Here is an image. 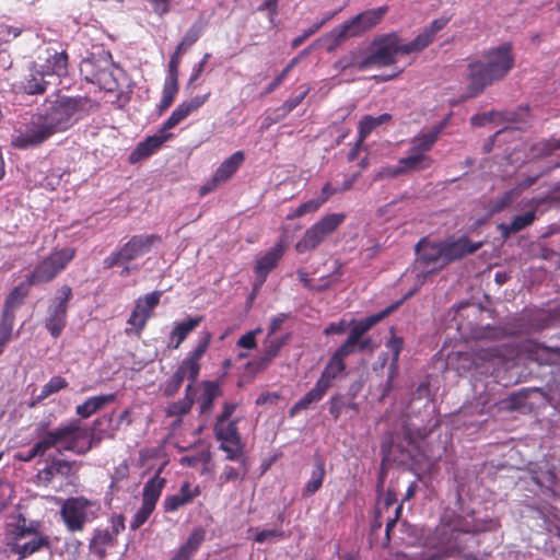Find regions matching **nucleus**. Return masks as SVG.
I'll return each instance as SVG.
<instances>
[{
    "label": "nucleus",
    "instance_id": "obj_1",
    "mask_svg": "<svg viewBox=\"0 0 560 560\" xmlns=\"http://www.w3.org/2000/svg\"><path fill=\"white\" fill-rule=\"evenodd\" d=\"M86 97L58 95L46 98L24 132L15 136L12 145L18 149L38 147L58 132L68 130L77 120L74 116L89 103Z\"/></svg>",
    "mask_w": 560,
    "mask_h": 560
},
{
    "label": "nucleus",
    "instance_id": "obj_2",
    "mask_svg": "<svg viewBox=\"0 0 560 560\" xmlns=\"http://www.w3.org/2000/svg\"><path fill=\"white\" fill-rule=\"evenodd\" d=\"M515 57L510 42L483 50L481 59L468 62L466 97L480 95L488 86L502 81L514 68Z\"/></svg>",
    "mask_w": 560,
    "mask_h": 560
},
{
    "label": "nucleus",
    "instance_id": "obj_3",
    "mask_svg": "<svg viewBox=\"0 0 560 560\" xmlns=\"http://www.w3.org/2000/svg\"><path fill=\"white\" fill-rule=\"evenodd\" d=\"M113 416L104 415L97 418L89 433L88 429L80 425L78 420H72L65 425L58 427L70 433L62 439V450L77 455H84L104 439H113L117 428H112Z\"/></svg>",
    "mask_w": 560,
    "mask_h": 560
},
{
    "label": "nucleus",
    "instance_id": "obj_4",
    "mask_svg": "<svg viewBox=\"0 0 560 560\" xmlns=\"http://www.w3.org/2000/svg\"><path fill=\"white\" fill-rule=\"evenodd\" d=\"M39 528L38 521H27L23 515H19L7 532V546L10 552L18 555L19 559H25L44 548H49V537L40 533Z\"/></svg>",
    "mask_w": 560,
    "mask_h": 560
},
{
    "label": "nucleus",
    "instance_id": "obj_5",
    "mask_svg": "<svg viewBox=\"0 0 560 560\" xmlns=\"http://www.w3.org/2000/svg\"><path fill=\"white\" fill-rule=\"evenodd\" d=\"M80 73L85 81L106 92L118 91L124 77V70L115 65L110 52L105 50L84 58L80 65Z\"/></svg>",
    "mask_w": 560,
    "mask_h": 560
},
{
    "label": "nucleus",
    "instance_id": "obj_6",
    "mask_svg": "<svg viewBox=\"0 0 560 560\" xmlns=\"http://www.w3.org/2000/svg\"><path fill=\"white\" fill-rule=\"evenodd\" d=\"M387 12V5L370 9L336 26L329 33L334 38V44L330 45L327 50L332 51L335 47L340 45L347 37L359 36L375 27L383 21Z\"/></svg>",
    "mask_w": 560,
    "mask_h": 560
},
{
    "label": "nucleus",
    "instance_id": "obj_7",
    "mask_svg": "<svg viewBox=\"0 0 560 560\" xmlns=\"http://www.w3.org/2000/svg\"><path fill=\"white\" fill-rule=\"evenodd\" d=\"M75 254L77 249L74 247L54 248L27 275L31 284L40 285L51 282L66 270L74 259Z\"/></svg>",
    "mask_w": 560,
    "mask_h": 560
},
{
    "label": "nucleus",
    "instance_id": "obj_8",
    "mask_svg": "<svg viewBox=\"0 0 560 560\" xmlns=\"http://www.w3.org/2000/svg\"><path fill=\"white\" fill-rule=\"evenodd\" d=\"M162 243L159 234L132 235L122 246L110 253L104 260L103 267L112 269L120 264H130L148 254L153 246Z\"/></svg>",
    "mask_w": 560,
    "mask_h": 560
},
{
    "label": "nucleus",
    "instance_id": "obj_9",
    "mask_svg": "<svg viewBox=\"0 0 560 560\" xmlns=\"http://www.w3.org/2000/svg\"><path fill=\"white\" fill-rule=\"evenodd\" d=\"M371 47L373 48L372 52L369 54L371 67H389L396 63L398 54L410 55L417 52L413 49L412 42L401 44L400 37L395 32L374 38Z\"/></svg>",
    "mask_w": 560,
    "mask_h": 560
},
{
    "label": "nucleus",
    "instance_id": "obj_10",
    "mask_svg": "<svg viewBox=\"0 0 560 560\" xmlns=\"http://www.w3.org/2000/svg\"><path fill=\"white\" fill-rule=\"evenodd\" d=\"M345 213H328L306 229L303 236L296 242L295 250L305 254L316 249L325 242L346 220Z\"/></svg>",
    "mask_w": 560,
    "mask_h": 560
},
{
    "label": "nucleus",
    "instance_id": "obj_11",
    "mask_svg": "<svg viewBox=\"0 0 560 560\" xmlns=\"http://www.w3.org/2000/svg\"><path fill=\"white\" fill-rule=\"evenodd\" d=\"M72 296V288L63 284L47 307L44 326L54 339L59 338L67 326L69 302Z\"/></svg>",
    "mask_w": 560,
    "mask_h": 560
},
{
    "label": "nucleus",
    "instance_id": "obj_12",
    "mask_svg": "<svg viewBox=\"0 0 560 560\" xmlns=\"http://www.w3.org/2000/svg\"><path fill=\"white\" fill-rule=\"evenodd\" d=\"M395 308L396 305H390L385 310L362 319H352L349 324L350 330L346 341L341 343L332 354L345 362L347 357L354 353L357 345L360 341V337L364 336L372 327L388 316Z\"/></svg>",
    "mask_w": 560,
    "mask_h": 560
},
{
    "label": "nucleus",
    "instance_id": "obj_13",
    "mask_svg": "<svg viewBox=\"0 0 560 560\" xmlns=\"http://www.w3.org/2000/svg\"><path fill=\"white\" fill-rule=\"evenodd\" d=\"M94 503L85 497L66 499L60 508V517L70 533L82 532L85 525L94 518L91 508Z\"/></svg>",
    "mask_w": 560,
    "mask_h": 560
},
{
    "label": "nucleus",
    "instance_id": "obj_14",
    "mask_svg": "<svg viewBox=\"0 0 560 560\" xmlns=\"http://www.w3.org/2000/svg\"><path fill=\"white\" fill-rule=\"evenodd\" d=\"M240 419H233L225 422H217L213 424V434L218 442H220L219 448L226 454L229 460L244 459L245 444L242 441L241 433L238 431Z\"/></svg>",
    "mask_w": 560,
    "mask_h": 560
},
{
    "label": "nucleus",
    "instance_id": "obj_15",
    "mask_svg": "<svg viewBox=\"0 0 560 560\" xmlns=\"http://www.w3.org/2000/svg\"><path fill=\"white\" fill-rule=\"evenodd\" d=\"M48 423H40L37 429V442L27 453H16L14 458L19 462L28 463L37 456H44L50 448H57L58 454L65 452L62 450V439L68 431L59 430H47Z\"/></svg>",
    "mask_w": 560,
    "mask_h": 560
},
{
    "label": "nucleus",
    "instance_id": "obj_16",
    "mask_svg": "<svg viewBox=\"0 0 560 560\" xmlns=\"http://www.w3.org/2000/svg\"><path fill=\"white\" fill-rule=\"evenodd\" d=\"M82 464L78 460H67L57 456H49L47 465L39 469L35 476L37 483L48 487L59 477L67 481L75 478Z\"/></svg>",
    "mask_w": 560,
    "mask_h": 560
},
{
    "label": "nucleus",
    "instance_id": "obj_17",
    "mask_svg": "<svg viewBox=\"0 0 560 560\" xmlns=\"http://www.w3.org/2000/svg\"><path fill=\"white\" fill-rule=\"evenodd\" d=\"M475 369L493 374L505 362V348L502 346H478L469 353Z\"/></svg>",
    "mask_w": 560,
    "mask_h": 560
},
{
    "label": "nucleus",
    "instance_id": "obj_18",
    "mask_svg": "<svg viewBox=\"0 0 560 560\" xmlns=\"http://www.w3.org/2000/svg\"><path fill=\"white\" fill-rule=\"evenodd\" d=\"M161 295V291H153L136 301L128 324L136 328L138 334L144 329L148 319L152 316L153 310L160 303Z\"/></svg>",
    "mask_w": 560,
    "mask_h": 560
},
{
    "label": "nucleus",
    "instance_id": "obj_19",
    "mask_svg": "<svg viewBox=\"0 0 560 560\" xmlns=\"http://www.w3.org/2000/svg\"><path fill=\"white\" fill-rule=\"evenodd\" d=\"M443 243L444 265L459 260L467 255L476 253L483 245V242H472L468 236L463 235L458 238L450 237Z\"/></svg>",
    "mask_w": 560,
    "mask_h": 560
},
{
    "label": "nucleus",
    "instance_id": "obj_20",
    "mask_svg": "<svg viewBox=\"0 0 560 560\" xmlns=\"http://www.w3.org/2000/svg\"><path fill=\"white\" fill-rule=\"evenodd\" d=\"M244 160L245 154L243 151H236L225 159L215 170L211 180L201 187V194L206 195L215 189L220 184L228 182L241 167Z\"/></svg>",
    "mask_w": 560,
    "mask_h": 560
},
{
    "label": "nucleus",
    "instance_id": "obj_21",
    "mask_svg": "<svg viewBox=\"0 0 560 560\" xmlns=\"http://www.w3.org/2000/svg\"><path fill=\"white\" fill-rule=\"evenodd\" d=\"M416 253L418 261L422 265H433L439 269L445 267L442 242H431L427 237H422L416 245Z\"/></svg>",
    "mask_w": 560,
    "mask_h": 560
},
{
    "label": "nucleus",
    "instance_id": "obj_22",
    "mask_svg": "<svg viewBox=\"0 0 560 560\" xmlns=\"http://www.w3.org/2000/svg\"><path fill=\"white\" fill-rule=\"evenodd\" d=\"M172 137V133L166 132L161 127L155 135L148 137L145 140L137 144L136 149L129 155V162L135 164L143 159L149 158Z\"/></svg>",
    "mask_w": 560,
    "mask_h": 560
},
{
    "label": "nucleus",
    "instance_id": "obj_23",
    "mask_svg": "<svg viewBox=\"0 0 560 560\" xmlns=\"http://www.w3.org/2000/svg\"><path fill=\"white\" fill-rule=\"evenodd\" d=\"M201 494L199 486L191 487L190 482L182 483L179 491L175 494L167 495L163 501V509L166 513H172L178 509L190 504L194 499Z\"/></svg>",
    "mask_w": 560,
    "mask_h": 560
},
{
    "label": "nucleus",
    "instance_id": "obj_24",
    "mask_svg": "<svg viewBox=\"0 0 560 560\" xmlns=\"http://www.w3.org/2000/svg\"><path fill=\"white\" fill-rule=\"evenodd\" d=\"M45 63L40 67L47 75L65 78L68 75L69 55L66 50H57L52 47L46 49Z\"/></svg>",
    "mask_w": 560,
    "mask_h": 560
},
{
    "label": "nucleus",
    "instance_id": "obj_25",
    "mask_svg": "<svg viewBox=\"0 0 560 560\" xmlns=\"http://www.w3.org/2000/svg\"><path fill=\"white\" fill-rule=\"evenodd\" d=\"M211 334L206 332L198 346L180 362V365L188 371V380L196 382L200 372V359L209 348Z\"/></svg>",
    "mask_w": 560,
    "mask_h": 560
},
{
    "label": "nucleus",
    "instance_id": "obj_26",
    "mask_svg": "<svg viewBox=\"0 0 560 560\" xmlns=\"http://www.w3.org/2000/svg\"><path fill=\"white\" fill-rule=\"evenodd\" d=\"M45 75H47V73L33 63L32 67H30L28 73L21 81L20 89L28 95L44 94L49 85V82L45 80Z\"/></svg>",
    "mask_w": 560,
    "mask_h": 560
},
{
    "label": "nucleus",
    "instance_id": "obj_27",
    "mask_svg": "<svg viewBox=\"0 0 560 560\" xmlns=\"http://www.w3.org/2000/svg\"><path fill=\"white\" fill-rule=\"evenodd\" d=\"M390 331H392V337L386 342V348L392 353V359H390L389 366H388V373H387V378H386V384H385V392H384L383 396L387 395V393L390 392L393 388V382L398 374L399 354L404 349V339L394 334V331H395L394 327L390 328Z\"/></svg>",
    "mask_w": 560,
    "mask_h": 560
},
{
    "label": "nucleus",
    "instance_id": "obj_28",
    "mask_svg": "<svg viewBox=\"0 0 560 560\" xmlns=\"http://www.w3.org/2000/svg\"><path fill=\"white\" fill-rule=\"evenodd\" d=\"M445 126L446 121H441L434 125L429 131L421 132L413 137V139L411 140V147L409 148V151L427 154L429 151L432 150V148L439 140Z\"/></svg>",
    "mask_w": 560,
    "mask_h": 560
},
{
    "label": "nucleus",
    "instance_id": "obj_29",
    "mask_svg": "<svg viewBox=\"0 0 560 560\" xmlns=\"http://www.w3.org/2000/svg\"><path fill=\"white\" fill-rule=\"evenodd\" d=\"M206 539V529L201 526L194 527L186 541L179 547L171 560H190L199 550Z\"/></svg>",
    "mask_w": 560,
    "mask_h": 560
},
{
    "label": "nucleus",
    "instance_id": "obj_30",
    "mask_svg": "<svg viewBox=\"0 0 560 560\" xmlns=\"http://www.w3.org/2000/svg\"><path fill=\"white\" fill-rule=\"evenodd\" d=\"M283 253V245L279 243L257 260L254 269L259 284H262L266 281L268 273L278 265Z\"/></svg>",
    "mask_w": 560,
    "mask_h": 560
},
{
    "label": "nucleus",
    "instance_id": "obj_31",
    "mask_svg": "<svg viewBox=\"0 0 560 560\" xmlns=\"http://www.w3.org/2000/svg\"><path fill=\"white\" fill-rule=\"evenodd\" d=\"M450 20V18L444 16L433 20L413 40H411L412 46H415L413 49L420 52L429 47L433 43L436 34L448 24Z\"/></svg>",
    "mask_w": 560,
    "mask_h": 560
},
{
    "label": "nucleus",
    "instance_id": "obj_32",
    "mask_svg": "<svg viewBox=\"0 0 560 560\" xmlns=\"http://www.w3.org/2000/svg\"><path fill=\"white\" fill-rule=\"evenodd\" d=\"M32 285L30 278L26 276L24 281L14 287L4 300L2 314L15 316V311L24 303Z\"/></svg>",
    "mask_w": 560,
    "mask_h": 560
},
{
    "label": "nucleus",
    "instance_id": "obj_33",
    "mask_svg": "<svg viewBox=\"0 0 560 560\" xmlns=\"http://www.w3.org/2000/svg\"><path fill=\"white\" fill-rule=\"evenodd\" d=\"M334 68L339 72H345L351 68L363 71L371 68V62L369 60V55L364 56L361 49H353L341 56L335 62Z\"/></svg>",
    "mask_w": 560,
    "mask_h": 560
},
{
    "label": "nucleus",
    "instance_id": "obj_34",
    "mask_svg": "<svg viewBox=\"0 0 560 560\" xmlns=\"http://www.w3.org/2000/svg\"><path fill=\"white\" fill-rule=\"evenodd\" d=\"M117 542L114 535L108 529L96 528L89 544L91 553L103 560L107 556V547H113Z\"/></svg>",
    "mask_w": 560,
    "mask_h": 560
},
{
    "label": "nucleus",
    "instance_id": "obj_35",
    "mask_svg": "<svg viewBox=\"0 0 560 560\" xmlns=\"http://www.w3.org/2000/svg\"><path fill=\"white\" fill-rule=\"evenodd\" d=\"M161 472L162 468H159L154 476L144 483L142 490V503L155 508L166 485V480L161 477Z\"/></svg>",
    "mask_w": 560,
    "mask_h": 560
},
{
    "label": "nucleus",
    "instance_id": "obj_36",
    "mask_svg": "<svg viewBox=\"0 0 560 560\" xmlns=\"http://www.w3.org/2000/svg\"><path fill=\"white\" fill-rule=\"evenodd\" d=\"M326 476L325 459L320 455L314 456V469L311 474V479L302 489V497L310 498L315 494L323 486Z\"/></svg>",
    "mask_w": 560,
    "mask_h": 560
},
{
    "label": "nucleus",
    "instance_id": "obj_37",
    "mask_svg": "<svg viewBox=\"0 0 560 560\" xmlns=\"http://www.w3.org/2000/svg\"><path fill=\"white\" fill-rule=\"evenodd\" d=\"M327 392L328 388L325 387V384L317 381L315 386L290 408V417H294L300 411L308 409L312 404L320 401Z\"/></svg>",
    "mask_w": 560,
    "mask_h": 560
},
{
    "label": "nucleus",
    "instance_id": "obj_38",
    "mask_svg": "<svg viewBox=\"0 0 560 560\" xmlns=\"http://www.w3.org/2000/svg\"><path fill=\"white\" fill-rule=\"evenodd\" d=\"M409 154L399 159L402 175L411 172H421L432 166L433 159L428 154L408 151Z\"/></svg>",
    "mask_w": 560,
    "mask_h": 560
},
{
    "label": "nucleus",
    "instance_id": "obj_39",
    "mask_svg": "<svg viewBox=\"0 0 560 560\" xmlns=\"http://www.w3.org/2000/svg\"><path fill=\"white\" fill-rule=\"evenodd\" d=\"M115 394L98 395L88 398L83 404L78 405L75 412L79 417L86 419L102 409L104 406L114 402Z\"/></svg>",
    "mask_w": 560,
    "mask_h": 560
},
{
    "label": "nucleus",
    "instance_id": "obj_40",
    "mask_svg": "<svg viewBox=\"0 0 560 560\" xmlns=\"http://www.w3.org/2000/svg\"><path fill=\"white\" fill-rule=\"evenodd\" d=\"M202 322V316L189 317L187 320L177 323L170 334L172 347L177 349L187 336Z\"/></svg>",
    "mask_w": 560,
    "mask_h": 560
},
{
    "label": "nucleus",
    "instance_id": "obj_41",
    "mask_svg": "<svg viewBox=\"0 0 560 560\" xmlns=\"http://www.w3.org/2000/svg\"><path fill=\"white\" fill-rule=\"evenodd\" d=\"M392 115L384 113L377 117H373L371 115H365L359 121L358 136H360V142H364V140L370 136V133L376 129L378 126L390 121Z\"/></svg>",
    "mask_w": 560,
    "mask_h": 560
},
{
    "label": "nucleus",
    "instance_id": "obj_42",
    "mask_svg": "<svg viewBox=\"0 0 560 560\" xmlns=\"http://www.w3.org/2000/svg\"><path fill=\"white\" fill-rule=\"evenodd\" d=\"M345 369L346 363L332 354L317 381L325 384V387L329 389L335 378L342 373Z\"/></svg>",
    "mask_w": 560,
    "mask_h": 560
},
{
    "label": "nucleus",
    "instance_id": "obj_43",
    "mask_svg": "<svg viewBox=\"0 0 560 560\" xmlns=\"http://www.w3.org/2000/svg\"><path fill=\"white\" fill-rule=\"evenodd\" d=\"M203 392L200 400V411L207 412L213 408L214 399L221 394L220 386L212 381L202 383Z\"/></svg>",
    "mask_w": 560,
    "mask_h": 560
},
{
    "label": "nucleus",
    "instance_id": "obj_44",
    "mask_svg": "<svg viewBox=\"0 0 560 560\" xmlns=\"http://www.w3.org/2000/svg\"><path fill=\"white\" fill-rule=\"evenodd\" d=\"M15 316L1 313L0 317V355L4 352L7 345L13 339Z\"/></svg>",
    "mask_w": 560,
    "mask_h": 560
},
{
    "label": "nucleus",
    "instance_id": "obj_45",
    "mask_svg": "<svg viewBox=\"0 0 560 560\" xmlns=\"http://www.w3.org/2000/svg\"><path fill=\"white\" fill-rule=\"evenodd\" d=\"M185 378H188V371H186L180 364L174 372L172 377L167 381L163 388V394L166 397L174 396L183 385Z\"/></svg>",
    "mask_w": 560,
    "mask_h": 560
},
{
    "label": "nucleus",
    "instance_id": "obj_46",
    "mask_svg": "<svg viewBox=\"0 0 560 560\" xmlns=\"http://www.w3.org/2000/svg\"><path fill=\"white\" fill-rule=\"evenodd\" d=\"M68 382L62 376H52L47 384L42 387L40 394L36 398V402H40L50 395L68 387Z\"/></svg>",
    "mask_w": 560,
    "mask_h": 560
},
{
    "label": "nucleus",
    "instance_id": "obj_47",
    "mask_svg": "<svg viewBox=\"0 0 560 560\" xmlns=\"http://www.w3.org/2000/svg\"><path fill=\"white\" fill-rule=\"evenodd\" d=\"M178 93V83L165 81L162 90V98L158 105L159 113H164L174 102Z\"/></svg>",
    "mask_w": 560,
    "mask_h": 560
},
{
    "label": "nucleus",
    "instance_id": "obj_48",
    "mask_svg": "<svg viewBox=\"0 0 560 560\" xmlns=\"http://www.w3.org/2000/svg\"><path fill=\"white\" fill-rule=\"evenodd\" d=\"M192 408V400L190 398H182L177 401L170 404L165 410L167 417H176L178 421L182 417L187 415Z\"/></svg>",
    "mask_w": 560,
    "mask_h": 560
},
{
    "label": "nucleus",
    "instance_id": "obj_49",
    "mask_svg": "<svg viewBox=\"0 0 560 560\" xmlns=\"http://www.w3.org/2000/svg\"><path fill=\"white\" fill-rule=\"evenodd\" d=\"M190 115L189 110L186 106L180 103L176 106V108L172 112L171 116L163 122L162 128L166 132L173 128H175L178 124H180L185 118Z\"/></svg>",
    "mask_w": 560,
    "mask_h": 560
},
{
    "label": "nucleus",
    "instance_id": "obj_50",
    "mask_svg": "<svg viewBox=\"0 0 560 560\" xmlns=\"http://www.w3.org/2000/svg\"><path fill=\"white\" fill-rule=\"evenodd\" d=\"M206 27V23L200 21L195 22L185 33L183 36V40L188 46H194L200 38V36L203 33V30Z\"/></svg>",
    "mask_w": 560,
    "mask_h": 560
},
{
    "label": "nucleus",
    "instance_id": "obj_51",
    "mask_svg": "<svg viewBox=\"0 0 560 560\" xmlns=\"http://www.w3.org/2000/svg\"><path fill=\"white\" fill-rule=\"evenodd\" d=\"M536 219V212L529 211L524 214L515 215L510 223V231L520 232L529 226Z\"/></svg>",
    "mask_w": 560,
    "mask_h": 560
},
{
    "label": "nucleus",
    "instance_id": "obj_52",
    "mask_svg": "<svg viewBox=\"0 0 560 560\" xmlns=\"http://www.w3.org/2000/svg\"><path fill=\"white\" fill-rule=\"evenodd\" d=\"M155 508L147 505L145 503L141 504L139 511L135 514L132 521L130 522V529L137 530L140 528L153 513Z\"/></svg>",
    "mask_w": 560,
    "mask_h": 560
},
{
    "label": "nucleus",
    "instance_id": "obj_53",
    "mask_svg": "<svg viewBox=\"0 0 560 560\" xmlns=\"http://www.w3.org/2000/svg\"><path fill=\"white\" fill-rule=\"evenodd\" d=\"M310 92V88L304 86L303 90L300 92L299 95L294 97L288 98L280 109L282 110V117L287 116L289 113H291L295 107H298L302 101L306 97V95Z\"/></svg>",
    "mask_w": 560,
    "mask_h": 560
},
{
    "label": "nucleus",
    "instance_id": "obj_54",
    "mask_svg": "<svg viewBox=\"0 0 560 560\" xmlns=\"http://www.w3.org/2000/svg\"><path fill=\"white\" fill-rule=\"evenodd\" d=\"M402 175V170L400 167V164L393 166H383L381 167L373 177V180H381L384 178H396Z\"/></svg>",
    "mask_w": 560,
    "mask_h": 560
},
{
    "label": "nucleus",
    "instance_id": "obj_55",
    "mask_svg": "<svg viewBox=\"0 0 560 560\" xmlns=\"http://www.w3.org/2000/svg\"><path fill=\"white\" fill-rule=\"evenodd\" d=\"M346 407L343 402V397L340 394H335L329 399V413L332 416L335 420H338L341 416L343 408Z\"/></svg>",
    "mask_w": 560,
    "mask_h": 560
},
{
    "label": "nucleus",
    "instance_id": "obj_56",
    "mask_svg": "<svg viewBox=\"0 0 560 560\" xmlns=\"http://www.w3.org/2000/svg\"><path fill=\"white\" fill-rule=\"evenodd\" d=\"M513 200V192L506 191L502 196H500L498 199L493 200L490 206V210L492 213H498L504 210L506 207H509L512 203Z\"/></svg>",
    "mask_w": 560,
    "mask_h": 560
},
{
    "label": "nucleus",
    "instance_id": "obj_57",
    "mask_svg": "<svg viewBox=\"0 0 560 560\" xmlns=\"http://www.w3.org/2000/svg\"><path fill=\"white\" fill-rule=\"evenodd\" d=\"M128 476H129V465H128L127 460H124L114 468V471L112 474L110 487L113 488L116 483L127 479Z\"/></svg>",
    "mask_w": 560,
    "mask_h": 560
},
{
    "label": "nucleus",
    "instance_id": "obj_58",
    "mask_svg": "<svg viewBox=\"0 0 560 560\" xmlns=\"http://www.w3.org/2000/svg\"><path fill=\"white\" fill-rule=\"evenodd\" d=\"M240 406L236 401H224L222 406L221 412L217 416L215 421L217 422H225L231 421V417Z\"/></svg>",
    "mask_w": 560,
    "mask_h": 560
},
{
    "label": "nucleus",
    "instance_id": "obj_59",
    "mask_svg": "<svg viewBox=\"0 0 560 560\" xmlns=\"http://www.w3.org/2000/svg\"><path fill=\"white\" fill-rule=\"evenodd\" d=\"M530 354L534 355V359L536 361H539L540 363H549L550 362V355H551V349L545 346L536 345L534 346V349L529 350Z\"/></svg>",
    "mask_w": 560,
    "mask_h": 560
},
{
    "label": "nucleus",
    "instance_id": "obj_60",
    "mask_svg": "<svg viewBox=\"0 0 560 560\" xmlns=\"http://www.w3.org/2000/svg\"><path fill=\"white\" fill-rule=\"evenodd\" d=\"M278 1L279 0H264L261 4L258 5L257 10L259 12L267 11L269 21L272 23L275 18L278 15Z\"/></svg>",
    "mask_w": 560,
    "mask_h": 560
},
{
    "label": "nucleus",
    "instance_id": "obj_61",
    "mask_svg": "<svg viewBox=\"0 0 560 560\" xmlns=\"http://www.w3.org/2000/svg\"><path fill=\"white\" fill-rule=\"evenodd\" d=\"M180 60L177 59V58H170V61H168V69H167V77H166V80L167 82H173V83H178V74H179V66H180Z\"/></svg>",
    "mask_w": 560,
    "mask_h": 560
},
{
    "label": "nucleus",
    "instance_id": "obj_62",
    "mask_svg": "<svg viewBox=\"0 0 560 560\" xmlns=\"http://www.w3.org/2000/svg\"><path fill=\"white\" fill-rule=\"evenodd\" d=\"M282 346H283V341H281V340H278V339L269 340V341H267V343L265 346L264 354L266 357H268L269 359L273 360L278 355Z\"/></svg>",
    "mask_w": 560,
    "mask_h": 560
},
{
    "label": "nucleus",
    "instance_id": "obj_63",
    "mask_svg": "<svg viewBox=\"0 0 560 560\" xmlns=\"http://www.w3.org/2000/svg\"><path fill=\"white\" fill-rule=\"evenodd\" d=\"M210 93H207L205 95H196L188 102H183V104L186 106V108L189 110V113H194L197 109H199L209 98Z\"/></svg>",
    "mask_w": 560,
    "mask_h": 560
},
{
    "label": "nucleus",
    "instance_id": "obj_64",
    "mask_svg": "<svg viewBox=\"0 0 560 560\" xmlns=\"http://www.w3.org/2000/svg\"><path fill=\"white\" fill-rule=\"evenodd\" d=\"M402 560H441V557L438 552L422 551L416 555H405Z\"/></svg>",
    "mask_w": 560,
    "mask_h": 560
}]
</instances>
